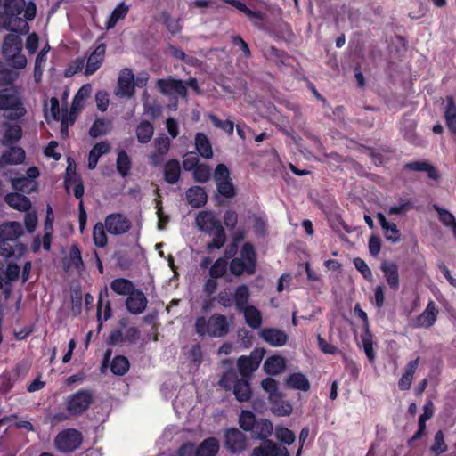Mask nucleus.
Segmentation results:
<instances>
[{
  "mask_svg": "<svg viewBox=\"0 0 456 456\" xmlns=\"http://www.w3.org/2000/svg\"><path fill=\"white\" fill-rule=\"evenodd\" d=\"M105 229L106 228L104 224L101 222L94 225L93 230V240L96 247L103 248L107 245L108 238L105 232Z\"/></svg>",
  "mask_w": 456,
  "mask_h": 456,
  "instance_id": "obj_46",
  "label": "nucleus"
},
{
  "mask_svg": "<svg viewBox=\"0 0 456 456\" xmlns=\"http://www.w3.org/2000/svg\"><path fill=\"white\" fill-rule=\"evenodd\" d=\"M105 56V45L103 44L98 45L87 59L85 75H93L103 62Z\"/></svg>",
  "mask_w": 456,
  "mask_h": 456,
  "instance_id": "obj_23",
  "label": "nucleus"
},
{
  "mask_svg": "<svg viewBox=\"0 0 456 456\" xmlns=\"http://www.w3.org/2000/svg\"><path fill=\"white\" fill-rule=\"evenodd\" d=\"M265 353L263 348H255L248 356H240L237 362L240 373L243 377L250 376L259 367Z\"/></svg>",
  "mask_w": 456,
  "mask_h": 456,
  "instance_id": "obj_9",
  "label": "nucleus"
},
{
  "mask_svg": "<svg viewBox=\"0 0 456 456\" xmlns=\"http://www.w3.org/2000/svg\"><path fill=\"white\" fill-rule=\"evenodd\" d=\"M256 270V253L249 243H245L240 252V257L232 260L230 271L234 275H240L244 272L252 274Z\"/></svg>",
  "mask_w": 456,
  "mask_h": 456,
  "instance_id": "obj_6",
  "label": "nucleus"
},
{
  "mask_svg": "<svg viewBox=\"0 0 456 456\" xmlns=\"http://www.w3.org/2000/svg\"><path fill=\"white\" fill-rule=\"evenodd\" d=\"M240 426L245 431H251L256 422V416L249 411H242L240 416Z\"/></svg>",
  "mask_w": 456,
  "mask_h": 456,
  "instance_id": "obj_51",
  "label": "nucleus"
},
{
  "mask_svg": "<svg viewBox=\"0 0 456 456\" xmlns=\"http://www.w3.org/2000/svg\"><path fill=\"white\" fill-rule=\"evenodd\" d=\"M108 289L105 287L104 289H102L100 292L99 295V301H98V310H97V315L99 320L102 318V314H103V320L107 321L111 317V308L110 301L108 298Z\"/></svg>",
  "mask_w": 456,
  "mask_h": 456,
  "instance_id": "obj_37",
  "label": "nucleus"
},
{
  "mask_svg": "<svg viewBox=\"0 0 456 456\" xmlns=\"http://www.w3.org/2000/svg\"><path fill=\"white\" fill-rule=\"evenodd\" d=\"M111 129V122L105 118H98L92 125L89 134L96 138L101 135L106 134Z\"/></svg>",
  "mask_w": 456,
  "mask_h": 456,
  "instance_id": "obj_43",
  "label": "nucleus"
},
{
  "mask_svg": "<svg viewBox=\"0 0 456 456\" xmlns=\"http://www.w3.org/2000/svg\"><path fill=\"white\" fill-rule=\"evenodd\" d=\"M2 117H0V121ZM0 135L2 146L14 145L21 138L20 126L12 121H3L0 126Z\"/></svg>",
  "mask_w": 456,
  "mask_h": 456,
  "instance_id": "obj_13",
  "label": "nucleus"
},
{
  "mask_svg": "<svg viewBox=\"0 0 456 456\" xmlns=\"http://www.w3.org/2000/svg\"><path fill=\"white\" fill-rule=\"evenodd\" d=\"M244 314L246 323L252 329H258L262 325V314L253 305H248L241 311Z\"/></svg>",
  "mask_w": 456,
  "mask_h": 456,
  "instance_id": "obj_32",
  "label": "nucleus"
},
{
  "mask_svg": "<svg viewBox=\"0 0 456 456\" xmlns=\"http://www.w3.org/2000/svg\"><path fill=\"white\" fill-rule=\"evenodd\" d=\"M154 151L149 156L151 162L154 166H159L163 161V157L168 152L170 148V140L166 135L158 136L154 142Z\"/></svg>",
  "mask_w": 456,
  "mask_h": 456,
  "instance_id": "obj_18",
  "label": "nucleus"
},
{
  "mask_svg": "<svg viewBox=\"0 0 456 456\" xmlns=\"http://www.w3.org/2000/svg\"><path fill=\"white\" fill-rule=\"evenodd\" d=\"M225 446L232 453H239L246 450L247 437L237 428H230L225 432Z\"/></svg>",
  "mask_w": 456,
  "mask_h": 456,
  "instance_id": "obj_15",
  "label": "nucleus"
},
{
  "mask_svg": "<svg viewBox=\"0 0 456 456\" xmlns=\"http://www.w3.org/2000/svg\"><path fill=\"white\" fill-rule=\"evenodd\" d=\"M129 370V362L125 356H116L110 363V370L115 375L122 376Z\"/></svg>",
  "mask_w": 456,
  "mask_h": 456,
  "instance_id": "obj_45",
  "label": "nucleus"
},
{
  "mask_svg": "<svg viewBox=\"0 0 456 456\" xmlns=\"http://www.w3.org/2000/svg\"><path fill=\"white\" fill-rule=\"evenodd\" d=\"M270 403L272 404V412L277 416H289L292 413L291 403L283 401L282 398H278L276 402H270Z\"/></svg>",
  "mask_w": 456,
  "mask_h": 456,
  "instance_id": "obj_44",
  "label": "nucleus"
},
{
  "mask_svg": "<svg viewBox=\"0 0 456 456\" xmlns=\"http://www.w3.org/2000/svg\"><path fill=\"white\" fill-rule=\"evenodd\" d=\"M418 365H419V358H417L413 361H411L407 364L405 371L398 382V387L401 390L410 389L412 379H413V375L415 373V370H416Z\"/></svg>",
  "mask_w": 456,
  "mask_h": 456,
  "instance_id": "obj_33",
  "label": "nucleus"
},
{
  "mask_svg": "<svg viewBox=\"0 0 456 456\" xmlns=\"http://www.w3.org/2000/svg\"><path fill=\"white\" fill-rule=\"evenodd\" d=\"M431 450L436 454L443 453L447 450V446L444 443V434L442 431H438L436 433L434 444L431 446Z\"/></svg>",
  "mask_w": 456,
  "mask_h": 456,
  "instance_id": "obj_60",
  "label": "nucleus"
},
{
  "mask_svg": "<svg viewBox=\"0 0 456 456\" xmlns=\"http://www.w3.org/2000/svg\"><path fill=\"white\" fill-rule=\"evenodd\" d=\"M354 314L362 321L363 333L361 335V341L365 354L370 362L375 360V352L373 350L372 334L369 329V320L367 314L360 307L359 305L354 306Z\"/></svg>",
  "mask_w": 456,
  "mask_h": 456,
  "instance_id": "obj_10",
  "label": "nucleus"
},
{
  "mask_svg": "<svg viewBox=\"0 0 456 456\" xmlns=\"http://www.w3.org/2000/svg\"><path fill=\"white\" fill-rule=\"evenodd\" d=\"M93 401L92 393L79 390L67 399V410L71 415H79L88 409Z\"/></svg>",
  "mask_w": 456,
  "mask_h": 456,
  "instance_id": "obj_8",
  "label": "nucleus"
},
{
  "mask_svg": "<svg viewBox=\"0 0 456 456\" xmlns=\"http://www.w3.org/2000/svg\"><path fill=\"white\" fill-rule=\"evenodd\" d=\"M95 102L97 109L101 111H105L109 106V95L104 91H99L95 94Z\"/></svg>",
  "mask_w": 456,
  "mask_h": 456,
  "instance_id": "obj_64",
  "label": "nucleus"
},
{
  "mask_svg": "<svg viewBox=\"0 0 456 456\" xmlns=\"http://www.w3.org/2000/svg\"><path fill=\"white\" fill-rule=\"evenodd\" d=\"M261 387L268 394L269 402H276L278 398H282V394L278 389V382L272 379L266 378L262 380Z\"/></svg>",
  "mask_w": 456,
  "mask_h": 456,
  "instance_id": "obj_41",
  "label": "nucleus"
},
{
  "mask_svg": "<svg viewBox=\"0 0 456 456\" xmlns=\"http://www.w3.org/2000/svg\"><path fill=\"white\" fill-rule=\"evenodd\" d=\"M110 144L107 142L96 143L89 152L88 168L93 170L96 167L101 156L110 151Z\"/></svg>",
  "mask_w": 456,
  "mask_h": 456,
  "instance_id": "obj_27",
  "label": "nucleus"
},
{
  "mask_svg": "<svg viewBox=\"0 0 456 456\" xmlns=\"http://www.w3.org/2000/svg\"><path fill=\"white\" fill-rule=\"evenodd\" d=\"M195 147L200 156L205 159H210L213 156L212 145L203 133H197L195 135Z\"/></svg>",
  "mask_w": 456,
  "mask_h": 456,
  "instance_id": "obj_30",
  "label": "nucleus"
},
{
  "mask_svg": "<svg viewBox=\"0 0 456 456\" xmlns=\"http://www.w3.org/2000/svg\"><path fill=\"white\" fill-rule=\"evenodd\" d=\"M111 289L121 296H128L134 290V286L129 280L124 278L114 279L110 283Z\"/></svg>",
  "mask_w": 456,
  "mask_h": 456,
  "instance_id": "obj_39",
  "label": "nucleus"
},
{
  "mask_svg": "<svg viewBox=\"0 0 456 456\" xmlns=\"http://www.w3.org/2000/svg\"><path fill=\"white\" fill-rule=\"evenodd\" d=\"M249 296V289L246 285H240L235 289L233 293V303L239 312L248 306V302Z\"/></svg>",
  "mask_w": 456,
  "mask_h": 456,
  "instance_id": "obj_36",
  "label": "nucleus"
},
{
  "mask_svg": "<svg viewBox=\"0 0 456 456\" xmlns=\"http://www.w3.org/2000/svg\"><path fill=\"white\" fill-rule=\"evenodd\" d=\"M16 77V73L5 69L3 63L0 62V110L10 111L8 116L0 115L2 118L17 119L26 112L17 90L12 86L2 89L5 86H11Z\"/></svg>",
  "mask_w": 456,
  "mask_h": 456,
  "instance_id": "obj_2",
  "label": "nucleus"
},
{
  "mask_svg": "<svg viewBox=\"0 0 456 456\" xmlns=\"http://www.w3.org/2000/svg\"><path fill=\"white\" fill-rule=\"evenodd\" d=\"M181 167L177 160H169L164 167L165 180L170 183H175L180 177Z\"/></svg>",
  "mask_w": 456,
  "mask_h": 456,
  "instance_id": "obj_38",
  "label": "nucleus"
},
{
  "mask_svg": "<svg viewBox=\"0 0 456 456\" xmlns=\"http://www.w3.org/2000/svg\"><path fill=\"white\" fill-rule=\"evenodd\" d=\"M380 269L390 289L394 291L398 290L400 280L397 265L394 262L384 261L380 265Z\"/></svg>",
  "mask_w": 456,
  "mask_h": 456,
  "instance_id": "obj_20",
  "label": "nucleus"
},
{
  "mask_svg": "<svg viewBox=\"0 0 456 456\" xmlns=\"http://www.w3.org/2000/svg\"><path fill=\"white\" fill-rule=\"evenodd\" d=\"M44 113L46 120L49 118L58 120L60 118V107L57 98L53 97L50 99L48 103H45Z\"/></svg>",
  "mask_w": 456,
  "mask_h": 456,
  "instance_id": "obj_48",
  "label": "nucleus"
},
{
  "mask_svg": "<svg viewBox=\"0 0 456 456\" xmlns=\"http://www.w3.org/2000/svg\"><path fill=\"white\" fill-rule=\"evenodd\" d=\"M276 439L283 444H292L296 440L295 434L289 428L277 426L274 429Z\"/></svg>",
  "mask_w": 456,
  "mask_h": 456,
  "instance_id": "obj_47",
  "label": "nucleus"
},
{
  "mask_svg": "<svg viewBox=\"0 0 456 456\" xmlns=\"http://www.w3.org/2000/svg\"><path fill=\"white\" fill-rule=\"evenodd\" d=\"M444 118L448 129L456 134V105L452 96H447L445 100Z\"/></svg>",
  "mask_w": 456,
  "mask_h": 456,
  "instance_id": "obj_28",
  "label": "nucleus"
},
{
  "mask_svg": "<svg viewBox=\"0 0 456 456\" xmlns=\"http://www.w3.org/2000/svg\"><path fill=\"white\" fill-rule=\"evenodd\" d=\"M286 385L293 389L308 391L310 383L307 378L302 373H292L289 375L285 380Z\"/></svg>",
  "mask_w": 456,
  "mask_h": 456,
  "instance_id": "obj_31",
  "label": "nucleus"
},
{
  "mask_svg": "<svg viewBox=\"0 0 456 456\" xmlns=\"http://www.w3.org/2000/svg\"><path fill=\"white\" fill-rule=\"evenodd\" d=\"M147 298L139 289H134L127 296L126 305L127 310L133 314H142L147 306Z\"/></svg>",
  "mask_w": 456,
  "mask_h": 456,
  "instance_id": "obj_19",
  "label": "nucleus"
},
{
  "mask_svg": "<svg viewBox=\"0 0 456 456\" xmlns=\"http://www.w3.org/2000/svg\"><path fill=\"white\" fill-rule=\"evenodd\" d=\"M273 431V423L268 419H260L256 422L254 429L251 430L254 436L257 439H267Z\"/></svg>",
  "mask_w": 456,
  "mask_h": 456,
  "instance_id": "obj_35",
  "label": "nucleus"
},
{
  "mask_svg": "<svg viewBox=\"0 0 456 456\" xmlns=\"http://www.w3.org/2000/svg\"><path fill=\"white\" fill-rule=\"evenodd\" d=\"M195 451L196 456H216L219 451V443L216 438L209 437L200 443Z\"/></svg>",
  "mask_w": 456,
  "mask_h": 456,
  "instance_id": "obj_26",
  "label": "nucleus"
},
{
  "mask_svg": "<svg viewBox=\"0 0 456 456\" xmlns=\"http://www.w3.org/2000/svg\"><path fill=\"white\" fill-rule=\"evenodd\" d=\"M23 233L20 223L10 222L0 225V256L8 258L20 257L26 251V246L15 240Z\"/></svg>",
  "mask_w": 456,
  "mask_h": 456,
  "instance_id": "obj_3",
  "label": "nucleus"
},
{
  "mask_svg": "<svg viewBox=\"0 0 456 456\" xmlns=\"http://www.w3.org/2000/svg\"><path fill=\"white\" fill-rule=\"evenodd\" d=\"M4 6V12H0V28L20 34L28 33V21L36 16V4L25 0H5Z\"/></svg>",
  "mask_w": 456,
  "mask_h": 456,
  "instance_id": "obj_1",
  "label": "nucleus"
},
{
  "mask_svg": "<svg viewBox=\"0 0 456 456\" xmlns=\"http://www.w3.org/2000/svg\"><path fill=\"white\" fill-rule=\"evenodd\" d=\"M157 86L163 94L168 96L185 97L187 94V88L183 82L171 77L159 79L157 81Z\"/></svg>",
  "mask_w": 456,
  "mask_h": 456,
  "instance_id": "obj_16",
  "label": "nucleus"
},
{
  "mask_svg": "<svg viewBox=\"0 0 456 456\" xmlns=\"http://www.w3.org/2000/svg\"><path fill=\"white\" fill-rule=\"evenodd\" d=\"M131 167V160L126 151H120L117 159V169L118 173L124 177L129 173Z\"/></svg>",
  "mask_w": 456,
  "mask_h": 456,
  "instance_id": "obj_49",
  "label": "nucleus"
},
{
  "mask_svg": "<svg viewBox=\"0 0 456 456\" xmlns=\"http://www.w3.org/2000/svg\"><path fill=\"white\" fill-rule=\"evenodd\" d=\"M135 133L140 143H148L154 134V127L149 121H142L137 126Z\"/></svg>",
  "mask_w": 456,
  "mask_h": 456,
  "instance_id": "obj_40",
  "label": "nucleus"
},
{
  "mask_svg": "<svg viewBox=\"0 0 456 456\" xmlns=\"http://www.w3.org/2000/svg\"><path fill=\"white\" fill-rule=\"evenodd\" d=\"M286 367V361L280 355H272L268 357L264 363V370L269 375H278L281 373Z\"/></svg>",
  "mask_w": 456,
  "mask_h": 456,
  "instance_id": "obj_25",
  "label": "nucleus"
},
{
  "mask_svg": "<svg viewBox=\"0 0 456 456\" xmlns=\"http://www.w3.org/2000/svg\"><path fill=\"white\" fill-rule=\"evenodd\" d=\"M214 179L216 183L226 181L230 179V172L227 167L224 164H219L216 166L215 172H214Z\"/></svg>",
  "mask_w": 456,
  "mask_h": 456,
  "instance_id": "obj_61",
  "label": "nucleus"
},
{
  "mask_svg": "<svg viewBox=\"0 0 456 456\" xmlns=\"http://www.w3.org/2000/svg\"><path fill=\"white\" fill-rule=\"evenodd\" d=\"M209 118H210V120L212 121L213 125L216 127L224 130V132H226L229 134H232L233 133L234 125H233L232 121H230V120H224V121L221 120V119H219L215 115H210Z\"/></svg>",
  "mask_w": 456,
  "mask_h": 456,
  "instance_id": "obj_57",
  "label": "nucleus"
},
{
  "mask_svg": "<svg viewBox=\"0 0 456 456\" xmlns=\"http://www.w3.org/2000/svg\"><path fill=\"white\" fill-rule=\"evenodd\" d=\"M210 167L208 165H199L193 171V178L198 183H206L210 177Z\"/></svg>",
  "mask_w": 456,
  "mask_h": 456,
  "instance_id": "obj_53",
  "label": "nucleus"
},
{
  "mask_svg": "<svg viewBox=\"0 0 456 456\" xmlns=\"http://www.w3.org/2000/svg\"><path fill=\"white\" fill-rule=\"evenodd\" d=\"M437 314L438 310L436 304L434 301H430L426 309L416 318L415 325L421 328L431 327L436 320Z\"/></svg>",
  "mask_w": 456,
  "mask_h": 456,
  "instance_id": "obj_22",
  "label": "nucleus"
},
{
  "mask_svg": "<svg viewBox=\"0 0 456 456\" xmlns=\"http://www.w3.org/2000/svg\"><path fill=\"white\" fill-rule=\"evenodd\" d=\"M214 235L212 240L207 244V248L208 250H213L215 248H220L224 246L225 242V233L224 229H219L212 233Z\"/></svg>",
  "mask_w": 456,
  "mask_h": 456,
  "instance_id": "obj_54",
  "label": "nucleus"
},
{
  "mask_svg": "<svg viewBox=\"0 0 456 456\" xmlns=\"http://www.w3.org/2000/svg\"><path fill=\"white\" fill-rule=\"evenodd\" d=\"M434 208L436 210L439 220L444 226L452 229L456 225V218L450 211L438 206H434Z\"/></svg>",
  "mask_w": 456,
  "mask_h": 456,
  "instance_id": "obj_50",
  "label": "nucleus"
},
{
  "mask_svg": "<svg viewBox=\"0 0 456 456\" xmlns=\"http://www.w3.org/2000/svg\"><path fill=\"white\" fill-rule=\"evenodd\" d=\"M227 269V262L224 258L217 259L209 270V274L212 278L216 279L222 277Z\"/></svg>",
  "mask_w": 456,
  "mask_h": 456,
  "instance_id": "obj_55",
  "label": "nucleus"
},
{
  "mask_svg": "<svg viewBox=\"0 0 456 456\" xmlns=\"http://www.w3.org/2000/svg\"><path fill=\"white\" fill-rule=\"evenodd\" d=\"M104 225L107 232L112 235L126 233L131 228L130 220L122 214H110L105 217Z\"/></svg>",
  "mask_w": 456,
  "mask_h": 456,
  "instance_id": "obj_12",
  "label": "nucleus"
},
{
  "mask_svg": "<svg viewBox=\"0 0 456 456\" xmlns=\"http://www.w3.org/2000/svg\"><path fill=\"white\" fill-rule=\"evenodd\" d=\"M412 208V204L409 200H401L398 205L391 206L388 208L389 215H400L408 211Z\"/></svg>",
  "mask_w": 456,
  "mask_h": 456,
  "instance_id": "obj_62",
  "label": "nucleus"
},
{
  "mask_svg": "<svg viewBox=\"0 0 456 456\" xmlns=\"http://www.w3.org/2000/svg\"><path fill=\"white\" fill-rule=\"evenodd\" d=\"M23 41L17 34L10 33L2 43L4 59L13 69H21L27 65V58L22 53Z\"/></svg>",
  "mask_w": 456,
  "mask_h": 456,
  "instance_id": "obj_4",
  "label": "nucleus"
},
{
  "mask_svg": "<svg viewBox=\"0 0 456 456\" xmlns=\"http://www.w3.org/2000/svg\"><path fill=\"white\" fill-rule=\"evenodd\" d=\"M6 203L14 209L27 211L30 208V200L20 193H10L5 196Z\"/></svg>",
  "mask_w": 456,
  "mask_h": 456,
  "instance_id": "obj_29",
  "label": "nucleus"
},
{
  "mask_svg": "<svg viewBox=\"0 0 456 456\" xmlns=\"http://www.w3.org/2000/svg\"><path fill=\"white\" fill-rule=\"evenodd\" d=\"M160 20L166 24L167 29L172 34L178 33L182 28L180 20L171 18L170 15L166 12H164L160 14Z\"/></svg>",
  "mask_w": 456,
  "mask_h": 456,
  "instance_id": "obj_52",
  "label": "nucleus"
},
{
  "mask_svg": "<svg viewBox=\"0 0 456 456\" xmlns=\"http://www.w3.org/2000/svg\"><path fill=\"white\" fill-rule=\"evenodd\" d=\"M251 456H290L288 449L272 440H266L252 451Z\"/></svg>",
  "mask_w": 456,
  "mask_h": 456,
  "instance_id": "obj_17",
  "label": "nucleus"
},
{
  "mask_svg": "<svg viewBox=\"0 0 456 456\" xmlns=\"http://www.w3.org/2000/svg\"><path fill=\"white\" fill-rule=\"evenodd\" d=\"M260 337L263 340L273 346H281L288 341L287 334L275 328H265L260 331Z\"/></svg>",
  "mask_w": 456,
  "mask_h": 456,
  "instance_id": "obj_21",
  "label": "nucleus"
},
{
  "mask_svg": "<svg viewBox=\"0 0 456 456\" xmlns=\"http://www.w3.org/2000/svg\"><path fill=\"white\" fill-rule=\"evenodd\" d=\"M129 12V6L126 4L124 2L119 3L116 8L112 11L110 15L107 22L106 28L111 29L113 28L118 21L124 20Z\"/></svg>",
  "mask_w": 456,
  "mask_h": 456,
  "instance_id": "obj_34",
  "label": "nucleus"
},
{
  "mask_svg": "<svg viewBox=\"0 0 456 456\" xmlns=\"http://www.w3.org/2000/svg\"><path fill=\"white\" fill-rule=\"evenodd\" d=\"M186 199L191 207L198 208L206 204L208 196L202 187L193 186L186 191Z\"/></svg>",
  "mask_w": 456,
  "mask_h": 456,
  "instance_id": "obj_24",
  "label": "nucleus"
},
{
  "mask_svg": "<svg viewBox=\"0 0 456 456\" xmlns=\"http://www.w3.org/2000/svg\"><path fill=\"white\" fill-rule=\"evenodd\" d=\"M196 331L199 335H209L221 338L229 331V323L224 315L213 314L208 320L205 317L198 318L195 323Z\"/></svg>",
  "mask_w": 456,
  "mask_h": 456,
  "instance_id": "obj_5",
  "label": "nucleus"
},
{
  "mask_svg": "<svg viewBox=\"0 0 456 456\" xmlns=\"http://www.w3.org/2000/svg\"><path fill=\"white\" fill-rule=\"evenodd\" d=\"M183 168L187 171H193L199 166L198 158L192 153H187L183 156Z\"/></svg>",
  "mask_w": 456,
  "mask_h": 456,
  "instance_id": "obj_63",
  "label": "nucleus"
},
{
  "mask_svg": "<svg viewBox=\"0 0 456 456\" xmlns=\"http://www.w3.org/2000/svg\"><path fill=\"white\" fill-rule=\"evenodd\" d=\"M195 227L201 232L212 234L222 229V224L216 215L210 210L200 211L195 217Z\"/></svg>",
  "mask_w": 456,
  "mask_h": 456,
  "instance_id": "obj_11",
  "label": "nucleus"
},
{
  "mask_svg": "<svg viewBox=\"0 0 456 456\" xmlns=\"http://www.w3.org/2000/svg\"><path fill=\"white\" fill-rule=\"evenodd\" d=\"M354 264L355 268L362 274V276L367 281H371L373 280L372 272L364 260H362L360 257H356L354 259Z\"/></svg>",
  "mask_w": 456,
  "mask_h": 456,
  "instance_id": "obj_59",
  "label": "nucleus"
},
{
  "mask_svg": "<svg viewBox=\"0 0 456 456\" xmlns=\"http://www.w3.org/2000/svg\"><path fill=\"white\" fill-rule=\"evenodd\" d=\"M135 82L133 71L123 69L118 75L116 94L121 97H131L134 93Z\"/></svg>",
  "mask_w": 456,
  "mask_h": 456,
  "instance_id": "obj_14",
  "label": "nucleus"
},
{
  "mask_svg": "<svg viewBox=\"0 0 456 456\" xmlns=\"http://www.w3.org/2000/svg\"><path fill=\"white\" fill-rule=\"evenodd\" d=\"M82 435L74 428L64 429L54 438L56 449L63 453H69L78 449L82 444Z\"/></svg>",
  "mask_w": 456,
  "mask_h": 456,
  "instance_id": "obj_7",
  "label": "nucleus"
},
{
  "mask_svg": "<svg viewBox=\"0 0 456 456\" xmlns=\"http://www.w3.org/2000/svg\"><path fill=\"white\" fill-rule=\"evenodd\" d=\"M233 393L240 402H247L251 396V389L248 380H237L233 387Z\"/></svg>",
  "mask_w": 456,
  "mask_h": 456,
  "instance_id": "obj_42",
  "label": "nucleus"
},
{
  "mask_svg": "<svg viewBox=\"0 0 456 456\" xmlns=\"http://www.w3.org/2000/svg\"><path fill=\"white\" fill-rule=\"evenodd\" d=\"M384 235L387 240L396 243L400 240V232L394 223H389L384 229Z\"/></svg>",
  "mask_w": 456,
  "mask_h": 456,
  "instance_id": "obj_56",
  "label": "nucleus"
},
{
  "mask_svg": "<svg viewBox=\"0 0 456 456\" xmlns=\"http://www.w3.org/2000/svg\"><path fill=\"white\" fill-rule=\"evenodd\" d=\"M218 192L225 198H232L235 195V189L231 179L218 183L216 184Z\"/></svg>",
  "mask_w": 456,
  "mask_h": 456,
  "instance_id": "obj_58",
  "label": "nucleus"
}]
</instances>
